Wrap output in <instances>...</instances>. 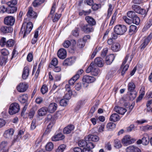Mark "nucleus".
<instances>
[{
	"instance_id": "nucleus-36",
	"label": "nucleus",
	"mask_w": 152,
	"mask_h": 152,
	"mask_svg": "<svg viewBox=\"0 0 152 152\" xmlns=\"http://www.w3.org/2000/svg\"><path fill=\"white\" fill-rule=\"evenodd\" d=\"M114 7L111 4L108 5V8L107 10V18L108 19L111 16Z\"/></svg>"
},
{
	"instance_id": "nucleus-33",
	"label": "nucleus",
	"mask_w": 152,
	"mask_h": 152,
	"mask_svg": "<svg viewBox=\"0 0 152 152\" xmlns=\"http://www.w3.org/2000/svg\"><path fill=\"white\" fill-rule=\"evenodd\" d=\"M121 46L120 44L117 42L114 43L112 45L111 49L114 52H117L120 49Z\"/></svg>"
},
{
	"instance_id": "nucleus-2",
	"label": "nucleus",
	"mask_w": 152,
	"mask_h": 152,
	"mask_svg": "<svg viewBox=\"0 0 152 152\" xmlns=\"http://www.w3.org/2000/svg\"><path fill=\"white\" fill-rule=\"evenodd\" d=\"M25 25L23 24L20 32V34H22L24 32L23 37V38L25 37L26 35L29 34L31 32L33 27V24L31 22H29L27 24L26 28H25Z\"/></svg>"
},
{
	"instance_id": "nucleus-5",
	"label": "nucleus",
	"mask_w": 152,
	"mask_h": 152,
	"mask_svg": "<svg viewBox=\"0 0 152 152\" xmlns=\"http://www.w3.org/2000/svg\"><path fill=\"white\" fill-rule=\"evenodd\" d=\"M126 27L124 25H118L115 26L114 28V32L119 35H122L127 31Z\"/></svg>"
},
{
	"instance_id": "nucleus-55",
	"label": "nucleus",
	"mask_w": 152,
	"mask_h": 152,
	"mask_svg": "<svg viewBox=\"0 0 152 152\" xmlns=\"http://www.w3.org/2000/svg\"><path fill=\"white\" fill-rule=\"evenodd\" d=\"M142 88L140 90L141 92L140 94L138 97V98L137 99V102H138L141 100L142 98L144 95H145V92L143 90H142Z\"/></svg>"
},
{
	"instance_id": "nucleus-40",
	"label": "nucleus",
	"mask_w": 152,
	"mask_h": 152,
	"mask_svg": "<svg viewBox=\"0 0 152 152\" xmlns=\"http://www.w3.org/2000/svg\"><path fill=\"white\" fill-rule=\"evenodd\" d=\"M17 10V7L13 6H9L7 11L8 13H13L16 12Z\"/></svg>"
},
{
	"instance_id": "nucleus-1",
	"label": "nucleus",
	"mask_w": 152,
	"mask_h": 152,
	"mask_svg": "<svg viewBox=\"0 0 152 152\" xmlns=\"http://www.w3.org/2000/svg\"><path fill=\"white\" fill-rule=\"evenodd\" d=\"M56 7V3L54 2L52 7L50 13L48 16V17H50L52 19L54 22L58 21L61 16V14H58L57 13L54 14Z\"/></svg>"
},
{
	"instance_id": "nucleus-26",
	"label": "nucleus",
	"mask_w": 152,
	"mask_h": 152,
	"mask_svg": "<svg viewBox=\"0 0 152 152\" xmlns=\"http://www.w3.org/2000/svg\"><path fill=\"white\" fill-rule=\"evenodd\" d=\"M115 56L113 54H111L106 57L105 59V63L107 65L111 64L113 61Z\"/></svg>"
},
{
	"instance_id": "nucleus-51",
	"label": "nucleus",
	"mask_w": 152,
	"mask_h": 152,
	"mask_svg": "<svg viewBox=\"0 0 152 152\" xmlns=\"http://www.w3.org/2000/svg\"><path fill=\"white\" fill-rule=\"evenodd\" d=\"M7 142L6 141L1 142L0 144V149L2 150L4 149L7 146Z\"/></svg>"
},
{
	"instance_id": "nucleus-24",
	"label": "nucleus",
	"mask_w": 152,
	"mask_h": 152,
	"mask_svg": "<svg viewBox=\"0 0 152 152\" xmlns=\"http://www.w3.org/2000/svg\"><path fill=\"white\" fill-rule=\"evenodd\" d=\"M48 111L47 108L42 107L39 109L37 111V115L40 116H42L45 115Z\"/></svg>"
},
{
	"instance_id": "nucleus-14",
	"label": "nucleus",
	"mask_w": 152,
	"mask_h": 152,
	"mask_svg": "<svg viewBox=\"0 0 152 152\" xmlns=\"http://www.w3.org/2000/svg\"><path fill=\"white\" fill-rule=\"evenodd\" d=\"M57 55L60 59H64L66 56V51L64 48H61L58 50Z\"/></svg>"
},
{
	"instance_id": "nucleus-34",
	"label": "nucleus",
	"mask_w": 152,
	"mask_h": 152,
	"mask_svg": "<svg viewBox=\"0 0 152 152\" xmlns=\"http://www.w3.org/2000/svg\"><path fill=\"white\" fill-rule=\"evenodd\" d=\"M28 99V95L26 94L20 95L19 96L18 98L19 101L22 103H25L27 101Z\"/></svg>"
},
{
	"instance_id": "nucleus-8",
	"label": "nucleus",
	"mask_w": 152,
	"mask_h": 152,
	"mask_svg": "<svg viewBox=\"0 0 152 152\" xmlns=\"http://www.w3.org/2000/svg\"><path fill=\"white\" fill-rule=\"evenodd\" d=\"M133 142V139L129 135L124 136L122 140V142L125 146L132 144Z\"/></svg>"
},
{
	"instance_id": "nucleus-15",
	"label": "nucleus",
	"mask_w": 152,
	"mask_h": 152,
	"mask_svg": "<svg viewBox=\"0 0 152 152\" xmlns=\"http://www.w3.org/2000/svg\"><path fill=\"white\" fill-rule=\"evenodd\" d=\"M83 81L88 83L93 82L95 80V78L93 77L88 75H85L83 78Z\"/></svg>"
},
{
	"instance_id": "nucleus-41",
	"label": "nucleus",
	"mask_w": 152,
	"mask_h": 152,
	"mask_svg": "<svg viewBox=\"0 0 152 152\" xmlns=\"http://www.w3.org/2000/svg\"><path fill=\"white\" fill-rule=\"evenodd\" d=\"M118 13V11L117 10H116L115 12L113 14L112 18L111 19L110 21L109 25L110 26H112V25L113 23H114L115 21L116 20V15H117V14Z\"/></svg>"
},
{
	"instance_id": "nucleus-39",
	"label": "nucleus",
	"mask_w": 152,
	"mask_h": 152,
	"mask_svg": "<svg viewBox=\"0 0 152 152\" xmlns=\"http://www.w3.org/2000/svg\"><path fill=\"white\" fill-rule=\"evenodd\" d=\"M135 88V85L134 83L132 82H129L128 84V89L130 91H134Z\"/></svg>"
},
{
	"instance_id": "nucleus-19",
	"label": "nucleus",
	"mask_w": 152,
	"mask_h": 152,
	"mask_svg": "<svg viewBox=\"0 0 152 152\" xmlns=\"http://www.w3.org/2000/svg\"><path fill=\"white\" fill-rule=\"evenodd\" d=\"M85 139L86 141H91L95 142L98 141L99 140V138L96 135H89L88 136H86L85 137Z\"/></svg>"
},
{
	"instance_id": "nucleus-16",
	"label": "nucleus",
	"mask_w": 152,
	"mask_h": 152,
	"mask_svg": "<svg viewBox=\"0 0 152 152\" xmlns=\"http://www.w3.org/2000/svg\"><path fill=\"white\" fill-rule=\"evenodd\" d=\"M30 69L28 66H25L23 69L22 77L23 80H26L28 78L29 73Z\"/></svg>"
},
{
	"instance_id": "nucleus-54",
	"label": "nucleus",
	"mask_w": 152,
	"mask_h": 152,
	"mask_svg": "<svg viewBox=\"0 0 152 152\" xmlns=\"http://www.w3.org/2000/svg\"><path fill=\"white\" fill-rule=\"evenodd\" d=\"M142 88L140 90L141 92L140 94L138 97V98L137 99V102H138L141 100L142 98L144 95H145V92L143 90H142Z\"/></svg>"
},
{
	"instance_id": "nucleus-27",
	"label": "nucleus",
	"mask_w": 152,
	"mask_h": 152,
	"mask_svg": "<svg viewBox=\"0 0 152 152\" xmlns=\"http://www.w3.org/2000/svg\"><path fill=\"white\" fill-rule=\"evenodd\" d=\"M74 126L73 125H69L64 129L63 133L66 134H69L74 130Z\"/></svg>"
},
{
	"instance_id": "nucleus-30",
	"label": "nucleus",
	"mask_w": 152,
	"mask_h": 152,
	"mask_svg": "<svg viewBox=\"0 0 152 152\" xmlns=\"http://www.w3.org/2000/svg\"><path fill=\"white\" fill-rule=\"evenodd\" d=\"M68 96V94H66L65 96L66 99H63L60 100V104L61 106H64L67 105L68 100L70 98V95H69V96Z\"/></svg>"
},
{
	"instance_id": "nucleus-58",
	"label": "nucleus",
	"mask_w": 152,
	"mask_h": 152,
	"mask_svg": "<svg viewBox=\"0 0 152 152\" xmlns=\"http://www.w3.org/2000/svg\"><path fill=\"white\" fill-rule=\"evenodd\" d=\"M17 3V0H12L7 2V4L9 6H12L15 5Z\"/></svg>"
},
{
	"instance_id": "nucleus-12",
	"label": "nucleus",
	"mask_w": 152,
	"mask_h": 152,
	"mask_svg": "<svg viewBox=\"0 0 152 152\" xmlns=\"http://www.w3.org/2000/svg\"><path fill=\"white\" fill-rule=\"evenodd\" d=\"M132 9L136 12L141 15H144L145 13V10L142 9L139 6L136 5H133L132 6Z\"/></svg>"
},
{
	"instance_id": "nucleus-11",
	"label": "nucleus",
	"mask_w": 152,
	"mask_h": 152,
	"mask_svg": "<svg viewBox=\"0 0 152 152\" xmlns=\"http://www.w3.org/2000/svg\"><path fill=\"white\" fill-rule=\"evenodd\" d=\"M15 20V19L13 16H8L4 18V23L7 25L12 26L14 24Z\"/></svg>"
},
{
	"instance_id": "nucleus-23",
	"label": "nucleus",
	"mask_w": 152,
	"mask_h": 152,
	"mask_svg": "<svg viewBox=\"0 0 152 152\" xmlns=\"http://www.w3.org/2000/svg\"><path fill=\"white\" fill-rule=\"evenodd\" d=\"M75 62L74 59L73 57H71L66 59L64 61L63 64L64 66H67L72 64Z\"/></svg>"
},
{
	"instance_id": "nucleus-47",
	"label": "nucleus",
	"mask_w": 152,
	"mask_h": 152,
	"mask_svg": "<svg viewBox=\"0 0 152 152\" xmlns=\"http://www.w3.org/2000/svg\"><path fill=\"white\" fill-rule=\"evenodd\" d=\"M15 44V41L12 39H9L7 41V47H12Z\"/></svg>"
},
{
	"instance_id": "nucleus-37",
	"label": "nucleus",
	"mask_w": 152,
	"mask_h": 152,
	"mask_svg": "<svg viewBox=\"0 0 152 152\" xmlns=\"http://www.w3.org/2000/svg\"><path fill=\"white\" fill-rule=\"evenodd\" d=\"M137 27L134 25H131L129 27V34L132 35L134 33L137 31Z\"/></svg>"
},
{
	"instance_id": "nucleus-10",
	"label": "nucleus",
	"mask_w": 152,
	"mask_h": 152,
	"mask_svg": "<svg viewBox=\"0 0 152 152\" xmlns=\"http://www.w3.org/2000/svg\"><path fill=\"white\" fill-rule=\"evenodd\" d=\"M129 56H130L129 54H127L121 65V69H122V70L121 72V75H124L125 72L127 70L129 67V65L126 64L125 66H124V65L126 62L128 60V58Z\"/></svg>"
},
{
	"instance_id": "nucleus-53",
	"label": "nucleus",
	"mask_w": 152,
	"mask_h": 152,
	"mask_svg": "<svg viewBox=\"0 0 152 152\" xmlns=\"http://www.w3.org/2000/svg\"><path fill=\"white\" fill-rule=\"evenodd\" d=\"M1 53L2 55L4 56H7L9 54V51L6 49H3L1 50Z\"/></svg>"
},
{
	"instance_id": "nucleus-31",
	"label": "nucleus",
	"mask_w": 152,
	"mask_h": 152,
	"mask_svg": "<svg viewBox=\"0 0 152 152\" xmlns=\"http://www.w3.org/2000/svg\"><path fill=\"white\" fill-rule=\"evenodd\" d=\"M95 64L98 66L101 67L103 66L104 62L103 60L100 57L96 58L94 61Z\"/></svg>"
},
{
	"instance_id": "nucleus-50",
	"label": "nucleus",
	"mask_w": 152,
	"mask_h": 152,
	"mask_svg": "<svg viewBox=\"0 0 152 152\" xmlns=\"http://www.w3.org/2000/svg\"><path fill=\"white\" fill-rule=\"evenodd\" d=\"M85 45V42L82 39H80L78 40L77 42V45L80 48L84 47Z\"/></svg>"
},
{
	"instance_id": "nucleus-43",
	"label": "nucleus",
	"mask_w": 152,
	"mask_h": 152,
	"mask_svg": "<svg viewBox=\"0 0 152 152\" xmlns=\"http://www.w3.org/2000/svg\"><path fill=\"white\" fill-rule=\"evenodd\" d=\"M66 146L64 144H62L59 145L58 148L56 150V152H63L65 149Z\"/></svg>"
},
{
	"instance_id": "nucleus-62",
	"label": "nucleus",
	"mask_w": 152,
	"mask_h": 152,
	"mask_svg": "<svg viewBox=\"0 0 152 152\" xmlns=\"http://www.w3.org/2000/svg\"><path fill=\"white\" fill-rule=\"evenodd\" d=\"M123 19L125 22L128 24H131L132 22L131 20L128 18L126 16H124L123 17Z\"/></svg>"
},
{
	"instance_id": "nucleus-18",
	"label": "nucleus",
	"mask_w": 152,
	"mask_h": 152,
	"mask_svg": "<svg viewBox=\"0 0 152 152\" xmlns=\"http://www.w3.org/2000/svg\"><path fill=\"white\" fill-rule=\"evenodd\" d=\"M27 15L31 18H35L37 17V13L33 10L32 7H29L27 14Z\"/></svg>"
},
{
	"instance_id": "nucleus-57",
	"label": "nucleus",
	"mask_w": 152,
	"mask_h": 152,
	"mask_svg": "<svg viewBox=\"0 0 152 152\" xmlns=\"http://www.w3.org/2000/svg\"><path fill=\"white\" fill-rule=\"evenodd\" d=\"M0 45L2 47H4V46H7V41H6V39L4 37H2L0 42Z\"/></svg>"
},
{
	"instance_id": "nucleus-64",
	"label": "nucleus",
	"mask_w": 152,
	"mask_h": 152,
	"mask_svg": "<svg viewBox=\"0 0 152 152\" xmlns=\"http://www.w3.org/2000/svg\"><path fill=\"white\" fill-rule=\"evenodd\" d=\"M105 148L106 150L110 151L112 149L111 145L110 142H108L105 144Z\"/></svg>"
},
{
	"instance_id": "nucleus-29",
	"label": "nucleus",
	"mask_w": 152,
	"mask_h": 152,
	"mask_svg": "<svg viewBox=\"0 0 152 152\" xmlns=\"http://www.w3.org/2000/svg\"><path fill=\"white\" fill-rule=\"evenodd\" d=\"M1 31L4 33L12 32L13 31V28L10 26H3L1 28Z\"/></svg>"
},
{
	"instance_id": "nucleus-7",
	"label": "nucleus",
	"mask_w": 152,
	"mask_h": 152,
	"mask_svg": "<svg viewBox=\"0 0 152 152\" xmlns=\"http://www.w3.org/2000/svg\"><path fill=\"white\" fill-rule=\"evenodd\" d=\"M28 87V85L26 82L20 83L16 87V89L20 92L26 91Z\"/></svg>"
},
{
	"instance_id": "nucleus-49",
	"label": "nucleus",
	"mask_w": 152,
	"mask_h": 152,
	"mask_svg": "<svg viewBox=\"0 0 152 152\" xmlns=\"http://www.w3.org/2000/svg\"><path fill=\"white\" fill-rule=\"evenodd\" d=\"M86 140H79L78 142V145L80 147H83L86 146L87 144Z\"/></svg>"
},
{
	"instance_id": "nucleus-59",
	"label": "nucleus",
	"mask_w": 152,
	"mask_h": 152,
	"mask_svg": "<svg viewBox=\"0 0 152 152\" xmlns=\"http://www.w3.org/2000/svg\"><path fill=\"white\" fill-rule=\"evenodd\" d=\"M71 45V42L69 40H66L63 44V47L66 48H68Z\"/></svg>"
},
{
	"instance_id": "nucleus-48",
	"label": "nucleus",
	"mask_w": 152,
	"mask_h": 152,
	"mask_svg": "<svg viewBox=\"0 0 152 152\" xmlns=\"http://www.w3.org/2000/svg\"><path fill=\"white\" fill-rule=\"evenodd\" d=\"M140 22V18L136 15L132 19V22L136 25H138Z\"/></svg>"
},
{
	"instance_id": "nucleus-6",
	"label": "nucleus",
	"mask_w": 152,
	"mask_h": 152,
	"mask_svg": "<svg viewBox=\"0 0 152 152\" xmlns=\"http://www.w3.org/2000/svg\"><path fill=\"white\" fill-rule=\"evenodd\" d=\"M19 110V104L16 102H14L12 103L10 105L9 113L10 115H12L18 113Z\"/></svg>"
},
{
	"instance_id": "nucleus-35",
	"label": "nucleus",
	"mask_w": 152,
	"mask_h": 152,
	"mask_svg": "<svg viewBox=\"0 0 152 152\" xmlns=\"http://www.w3.org/2000/svg\"><path fill=\"white\" fill-rule=\"evenodd\" d=\"M45 1V0H34L32 4L34 7H38Z\"/></svg>"
},
{
	"instance_id": "nucleus-61",
	"label": "nucleus",
	"mask_w": 152,
	"mask_h": 152,
	"mask_svg": "<svg viewBox=\"0 0 152 152\" xmlns=\"http://www.w3.org/2000/svg\"><path fill=\"white\" fill-rule=\"evenodd\" d=\"M92 8L94 10H97L101 6L99 4H94L92 5Z\"/></svg>"
},
{
	"instance_id": "nucleus-38",
	"label": "nucleus",
	"mask_w": 152,
	"mask_h": 152,
	"mask_svg": "<svg viewBox=\"0 0 152 152\" xmlns=\"http://www.w3.org/2000/svg\"><path fill=\"white\" fill-rule=\"evenodd\" d=\"M7 57L3 56H1L0 57V65L2 66L5 64L7 62Z\"/></svg>"
},
{
	"instance_id": "nucleus-17",
	"label": "nucleus",
	"mask_w": 152,
	"mask_h": 152,
	"mask_svg": "<svg viewBox=\"0 0 152 152\" xmlns=\"http://www.w3.org/2000/svg\"><path fill=\"white\" fill-rule=\"evenodd\" d=\"M82 30L86 33L92 32L93 30L92 27L89 24L83 25L81 27Z\"/></svg>"
},
{
	"instance_id": "nucleus-60",
	"label": "nucleus",
	"mask_w": 152,
	"mask_h": 152,
	"mask_svg": "<svg viewBox=\"0 0 152 152\" xmlns=\"http://www.w3.org/2000/svg\"><path fill=\"white\" fill-rule=\"evenodd\" d=\"M87 148L91 149L94 148V145L91 142L88 141V142H87V144L86 145Z\"/></svg>"
},
{
	"instance_id": "nucleus-63",
	"label": "nucleus",
	"mask_w": 152,
	"mask_h": 152,
	"mask_svg": "<svg viewBox=\"0 0 152 152\" xmlns=\"http://www.w3.org/2000/svg\"><path fill=\"white\" fill-rule=\"evenodd\" d=\"M130 95V97L132 99L135 98L137 96V92L135 91H131Z\"/></svg>"
},
{
	"instance_id": "nucleus-13",
	"label": "nucleus",
	"mask_w": 152,
	"mask_h": 152,
	"mask_svg": "<svg viewBox=\"0 0 152 152\" xmlns=\"http://www.w3.org/2000/svg\"><path fill=\"white\" fill-rule=\"evenodd\" d=\"M65 138V136L62 133H56L52 137V140L53 141L61 140Z\"/></svg>"
},
{
	"instance_id": "nucleus-21",
	"label": "nucleus",
	"mask_w": 152,
	"mask_h": 152,
	"mask_svg": "<svg viewBox=\"0 0 152 152\" xmlns=\"http://www.w3.org/2000/svg\"><path fill=\"white\" fill-rule=\"evenodd\" d=\"M13 133L14 130L13 129H9L4 132V136L6 138H10L12 137Z\"/></svg>"
},
{
	"instance_id": "nucleus-25",
	"label": "nucleus",
	"mask_w": 152,
	"mask_h": 152,
	"mask_svg": "<svg viewBox=\"0 0 152 152\" xmlns=\"http://www.w3.org/2000/svg\"><path fill=\"white\" fill-rule=\"evenodd\" d=\"M142 144L145 145H147L149 142V138L148 134L145 133L143 135V137L142 139Z\"/></svg>"
},
{
	"instance_id": "nucleus-3",
	"label": "nucleus",
	"mask_w": 152,
	"mask_h": 152,
	"mask_svg": "<svg viewBox=\"0 0 152 152\" xmlns=\"http://www.w3.org/2000/svg\"><path fill=\"white\" fill-rule=\"evenodd\" d=\"M87 73L90 72L93 75L96 76L98 75L99 72V71L93 62H91L90 66L86 70Z\"/></svg>"
},
{
	"instance_id": "nucleus-9",
	"label": "nucleus",
	"mask_w": 152,
	"mask_h": 152,
	"mask_svg": "<svg viewBox=\"0 0 152 152\" xmlns=\"http://www.w3.org/2000/svg\"><path fill=\"white\" fill-rule=\"evenodd\" d=\"M152 38V33H151L147 37L144 38L143 42L141 45V50H143L148 45Z\"/></svg>"
},
{
	"instance_id": "nucleus-4",
	"label": "nucleus",
	"mask_w": 152,
	"mask_h": 152,
	"mask_svg": "<svg viewBox=\"0 0 152 152\" xmlns=\"http://www.w3.org/2000/svg\"><path fill=\"white\" fill-rule=\"evenodd\" d=\"M60 115L59 113H57L53 116L51 114H49L48 115L47 119L48 121L49 124L48 126V129H50L53 126V125L55 122V121L57 120Z\"/></svg>"
},
{
	"instance_id": "nucleus-22",
	"label": "nucleus",
	"mask_w": 152,
	"mask_h": 152,
	"mask_svg": "<svg viewBox=\"0 0 152 152\" xmlns=\"http://www.w3.org/2000/svg\"><path fill=\"white\" fill-rule=\"evenodd\" d=\"M114 110L115 112L122 115H124L127 111L125 108L118 106L115 107Z\"/></svg>"
},
{
	"instance_id": "nucleus-20",
	"label": "nucleus",
	"mask_w": 152,
	"mask_h": 152,
	"mask_svg": "<svg viewBox=\"0 0 152 152\" xmlns=\"http://www.w3.org/2000/svg\"><path fill=\"white\" fill-rule=\"evenodd\" d=\"M58 107L57 104L55 103H51L49 106L48 108V111L50 113H52L55 112L57 109Z\"/></svg>"
},
{
	"instance_id": "nucleus-46",
	"label": "nucleus",
	"mask_w": 152,
	"mask_h": 152,
	"mask_svg": "<svg viewBox=\"0 0 152 152\" xmlns=\"http://www.w3.org/2000/svg\"><path fill=\"white\" fill-rule=\"evenodd\" d=\"M114 146L117 148H121L122 145L120 141L118 139L115 140L114 141Z\"/></svg>"
},
{
	"instance_id": "nucleus-56",
	"label": "nucleus",
	"mask_w": 152,
	"mask_h": 152,
	"mask_svg": "<svg viewBox=\"0 0 152 152\" xmlns=\"http://www.w3.org/2000/svg\"><path fill=\"white\" fill-rule=\"evenodd\" d=\"M41 92L43 94H44L48 91V88L45 85H44L42 86L41 89Z\"/></svg>"
},
{
	"instance_id": "nucleus-45",
	"label": "nucleus",
	"mask_w": 152,
	"mask_h": 152,
	"mask_svg": "<svg viewBox=\"0 0 152 152\" xmlns=\"http://www.w3.org/2000/svg\"><path fill=\"white\" fill-rule=\"evenodd\" d=\"M115 126L116 125L115 124L112 122L108 123L107 125V127L109 130L113 129L115 127Z\"/></svg>"
},
{
	"instance_id": "nucleus-52",
	"label": "nucleus",
	"mask_w": 152,
	"mask_h": 152,
	"mask_svg": "<svg viewBox=\"0 0 152 152\" xmlns=\"http://www.w3.org/2000/svg\"><path fill=\"white\" fill-rule=\"evenodd\" d=\"M127 15L128 17L132 19L137 15L134 11H129L127 12Z\"/></svg>"
},
{
	"instance_id": "nucleus-42",
	"label": "nucleus",
	"mask_w": 152,
	"mask_h": 152,
	"mask_svg": "<svg viewBox=\"0 0 152 152\" xmlns=\"http://www.w3.org/2000/svg\"><path fill=\"white\" fill-rule=\"evenodd\" d=\"M53 148V144L51 142L48 143L46 145V150L48 151H51Z\"/></svg>"
},
{
	"instance_id": "nucleus-44",
	"label": "nucleus",
	"mask_w": 152,
	"mask_h": 152,
	"mask_svg": "<svg viewBox=\"0 0 152 152\" xmlns=\"http://www.w3.org/2000/svg\"><path fill=\"white\" fill-rule=\"evenodd\" d=\"M137 147L134 145L129 146L126 149V152H135Z\"/></svg>"
},
{
	"instance_id": "nucleus-32",
	"label": "nucleus",
	"mask_w": 152,
	"mask_h": 152,
	"mask_svg": "<svg viewBox=\"0 0 152 152\" xmlns=\"http://www.w3.org/2000/svg\"><path fill=\"white\" fill-rule=\"evenodd\" d=\"M85 19L89 25L91 26L94 25L96 24L94 19L91 17L87 16L85 17Z\"/></svg>"
},
{
	"instance_id": "nucleus-28",
	"label": "nucleus",
	"mask_w": 152,
	"mask_h": 152,
	"mask_svg": "<svg viewBox=\"0 0 152 152\" xmlns=\"http://www.w3.org/2000/svg\"><path fill=\"white\" fill-rule=\"evenodd\" d=\"M120 119V117L118 114L116 113H114L110 116V120L111 121L116 122L119 121Z\"/></svg>"
}]
</instances>
